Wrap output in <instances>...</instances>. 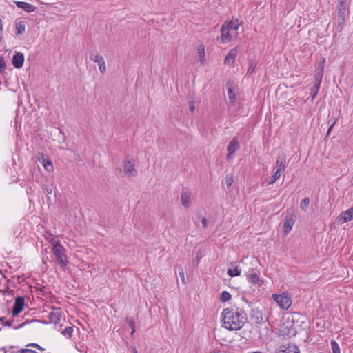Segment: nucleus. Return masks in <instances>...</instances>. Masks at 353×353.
Masks as SVG:
<instances>
[{"label":"nucleus","mask_w":353,"mask_h":353,"mask_svg":"<svg viewBox=\"0 0 353 353\" xmlns=\"http://www.w3.org/2000/svg\"><path fill=\"white\" fill-rule=\"evenodd\" d=\"M245 319L243 311L225 308L221 314L222 326L230 331L239 330L243 327Z\"/></svg>","instance_id":"nucleus-1"},{"label":"nucleus","mask_w":353,"mask_h":353,"mask_svg":"<svg viewBox=\"0 0 353 353\" xmlns=\"http://www.w3.org/2000/svg\"><path fill=\"white\" fill-rule=\"evenodd\" d=\"M53 253L54 254L57 261L62 268H65L68 264L67 256L65 254V249L61 245L59 241H56L53 243Z\"/></svg>","instance_id":"nucleus-2"},{"label":"nucleus","mask_w":353,"mask_h":353,"mask_svg":"<svg viewBox=\"0 0 353 353\" xmlns=\"http://www.w3.org/2000/svg\"><path fill=\"white\" fill-rule=\"evenodd\" d=\"M272 296L279 307L283 310H288L292 304V300L287 293L274 294Z\"/></svg>","instance_id":"nucleus-3"},{"label":"nucleus","mask_w":353,"mask_h":353,"mask_svg":"<svg viewBox=\"0 0 353 353\" xmlns=\"http://www.w3.org/2000/svg\"><path fill=\"white\" fill-rule=\"evenodd\" d=\"M123 170L128 176H134L137 175V171L134 168L133 158L127 157L125 159H123Z\"/></svg>","instance_id":"nucleus-4"},{"label":"nucleus","mask_w":353,"mask_h":353,"mask_svg":"<svg viewBox=\"0 0 353 353\" xmlns=\"http://www.w3.org/2000/svg\"><path fill=\"white\" fill-rule=\"evenodd\" d=\"M324 64L325 59L323 58L322 61H320L316 66L314 72V80L315 83L321 84L322 79L324 74Z\"/></svg>","instance_id":"nucleus-5"},{"label":"nucleus","mask_w":353,"mask_h":353,"mask_svg":"<svg viewBox=\"0 0 353 353\" xmlns=\"http://www.w3.org/2000/svg\"><path fill=\"white\" fill-rule=\"evenodd\" d=\"M239 143L236 137L233 138L232 140L230 141L227 147V150L228 152L227 154V159L228 161L232 158L234 154L239 150Z\"/></svg>","instance_id":"nucleus-6"},{"label":"nucleus","mask_w":353,"mask_h":353,"mask_svg":"<svg viewBox=\"0 0 353 353\" xmlns=\"http://www.w3.org/2000/svg\"><path fill=\"white\" fill-rule=\"evenodd\" d=\"M276 353H300V350L295 344L288 343L281 345Z\"/></svg>","instance_id":"nucleus-7"},{"label":"nucleus","mask_w":353,"mask_h":353,"mask_svg":"<svg viewBox=\"0 0 353 353\" xmlns=\"http://www.w3.org/2000/svg\"><path fill=\"white\" fill-rule=\"evenodd\" d=\"M25 305V301L23 297L19 296L15 299L12 314L13 316H17L23 310Z\"/></svg>","instance_id":"nucleus-8"},{"label":"nucleus","mask_w":353,"mask_h":353,"mask_svg":"<svg viewBox=\"0 0 353 353\" xmlns=\"http://www.w3.org/2000/svg\"><path fill=\"white\" fill-rule=\"evenodd\" d=\"M250 316L251 321L256 324H261L265 322L262 311L258 309H252Z\"/></svg>","instance_id":"nucleus-9"},{"label":"nucleus","mask_w":353,"mask_h":353,"mask_svg":"<svg viewBox=\"0 0 353 353\" xmlns=\"http://www.w3.org/2000/svg\"><path fill=\"white\" fill-rule=\"evenodd\" d=\"M353 219V207L341 212L338 216V221L341 223H345Z\"/></svg>","instance_id":"nucleus-10"},{"label":"nucleus","mask_w":353,"mask_h":353,"mask_svg":"<svg viewBox=\"0 0 353 353\" xmlns=\"http://www.w3.org/2000/svg\"><path fill=\"white\" fill-rule=\"evenodd\" d=\"M90 59L95 63H97L99 69L102 74L106 71L105 63L103 57L98 54H91Z\"/></svg>","instance_id":"nucleus-11"},{"label":"nucleus","mask_w":353,"mask_h":353,"mask_svg":"<svg viewBox=\"0 0 353 353\" xmlns=\"http://www.w3.org/2000/svg\"><path fill=\"white\" fill-rule=\"evenodd\" d=\"M230 30L225 26V23H223L221 27V42L222 43H226L231 41L232 37L230 34Z\"/></svg>","instance_id":"nucleus-12"},{"label":"nucleus","mask_w":353,"mask_h":353,"mask_svg":"<svg viewBox=\"0 0 353 353\" xmlns=\"http://www.w3.org/2000/svg\"><path fill=\"white\" fill-rule=\"evenodd\" d=\"M238 53L237 47L231 49L224 59V63L226 65H233L235 61V58Z\"/></svg>","instance_id":"nucleus-13"},{"label":"nucleus","mask_w":353,"mask_h":353,"mask_svg":"<svg viewBox=\"0 0 353 353\" xmlns=\"http://www.w3.org/2000/svg\"><path fill=\"white\" fill-rule=\"evenodd\" d=\"M24 62V56L21 52H17L12 57V64L15 68H22Z\"/></svg>","instance_id":"nucleus-14"},{"label":"nucleus","mask_w":353,"mask_h":353,"mask_svg":"<svg viewBox=\"0 0 353 353\" xmlns=\"http://www.w3.org/2000/svg\"><path fill=\"white\" fill-rule=\"evenodd\" d=\"M15 4L18 8L23 9L28 13L33 12L37 9L34 6L24 1H15Z\"/></svg>","instance_id":"nucleus-15"},{"label":"nucleus","mask_w":353,"mask_h":353,"mask_svg":"<svg viewBox=\"0 0 353 353\" xmlns=\"http://www.w3.org/2000/svg\"><path fill=\"white\" fill-rule=\"evenodd\" d=\"M286 166V157L285 155L282 153L276 157V170L282 172L285 170Z\"/></svg>","instance_id":"nucleus-16"},{"label":"nucleus","mask_w":353,"mask_h":353,"mask_svg":"<svg viewBox=\"0 0 353 353\" xmlns=\"http://www.w3.org/2000/svg\"><path fill=\"white\" fill-rule=\"evenodd\" d=\"M295 223V221L293 219L291 216H285L284 223H283V232L285 234H288L292 228V226L294 225Z\"/></svg>","instance_id":"nucleus-17"},{"label":"nucleus","mask_w":353,"mask_h":353,"mask_svg":"<svg viewBox=\"0 0 353 353\" xmlns=\"http://www.w3.org/2000/svg\"><path fill=\"white\" fill-rule=\"evenodd\" d=\"M13 348V346L4 347L2 350L4 353H37L35 350L29 348H22L16 351H10V349Z\"/></svg>","instance_id":"nucleus-18"},{"label":"nucleus","mask_w":353,"mask_h":353,"mask_svg":"<svg viewBox=\"0 0 353 353\" xmlns=\"http://www.w3.org/2000/svg\"><path fill=\"white\" fill-rule=\"evenodd\" d=\"M226 87L228 88V95L229 100L231 103H234L236 101V94L233 90L232 83L230 81H228L226 83Z\"/></svg>","instance_id":"nucleus-19"},{"label":"nucleus","mask_w":353,"mask_h":353,"mask_svg":"<svg viewBox=\"0 0 353 353\" xmlns=\"http://www.w3.org/2000/svg\"><path fill=\"white\" fill-rule=\"evenodd\" d=\"M39 160V161L42 162L43 167L48 172H51L53 170V165L52 161L48 158H46L43 154L41 155V157Z\"/></svg>","instance_id":"nucleus-20"},{"label":"nucleus","mask_w":353,"mask_h":353,"mask_svg":"<svg viewBox=\"0 0 353 353\" xmlns=\"http://www.w3.org/2000/svg\"><path fill=\"white\" fill-rule=\"evenodd\" d=\"M190 195L191 193L188 191H183L181 194V203L185 208H188L190 206Z\"/></svg>","instance_id":"nucleus-21"},{"label":"nucleus","mask_w":353,"mask_h":353,"mask_svg":"<svg viewBox=\"0 0 353 353\" xmlns=\"http://www.w3.org/2000/svg\"><path fill=\"white\" fill-rule=\"evenodd\" d=\"M15 26H16V30H17V32H16L17 34L21 35L25 32V31H26V22L25 21H21L16 22Z\"/></svg>","instance_id":"nucleus-22"},{"label":"nucleus","mask_w":353,"mask_h":353,"mask_svg":"<svg viewBox=\"0 0 353 353\" xmlns=\"http://www.w3.org/2000/svg\"><path fill=\"white\" fill-rule=\"evenodd\" d=\"M225 23V26L230 30L233 29L234 30H237L240 26V23L237 19H232L228 23Z\"/></svg>","instance_id":"nucleus-23"},{"label":"nucleus","mask_w":353,"mask_h":353,"mask_svg":"<svg viewBox=\"0 0 353 353\" xmlns=\"http://www.w3.org/2000/svg\"><path fill=\"white\" fill-rule=\"evenodd\" d=\"M49 318L51 323H57L61 318V314L59 311L50 312Z\"/></svg>","instance_id":"nucleus-24"},{"label":"nucleus","mask_w":353,"mask_h":353,"mask_svg":"<svg viewBox=\"0 0 353 353\" xmlns=\"http://www.w3.org/2000/svg\"><path fill=\"white\" fill-rule=\"evenodd\" d=\"M310 203V199L309 197L304 198L300 203V208L301 209L304 211L307 212L308 210L309 205Z\"/></svg>","instance_id":"nucleus-25"},{"label":"nucleus","mask_w":353,"mask_h":353,"mask_svg":"<svg viewBox=\"0 0 353 353\" xmlns=\"http://www.w3.org/2000/svg\"><path fill=\"white\" fill-rule=\"evenodd\" d=\"M227 274L231 276H239L241 274V269L238 267H235L234 269H228Z\"/></svg>","instance_id":"nucleus-26"},{"label":"nucleus","mask_w":353,"mask_h":353,"mask_svg":"<svg viewBox=\"0 0 353 353\" xmlns=\"http://www.w3.org/2000/svg\"><path fill=\"white\" fill-rule=\"evenodd\" d=\"M198 54L201 64H203L205 60V48L203 45H200L198 48Z\"/></svg>","instance_id":"nucleus-27"},{"label":"nucleus","mask_w":353,"mask_h":353,"mask_svg":"<svg viewBox=\"0 0 353 353\" xmlns=\"http://www.w3.org/2000/svg\"><path fill=\"white\" fill-rule=\"evenodd\" d=\"M281 172L279 170H276V172L272 176L270 181L268 182L269 185L274 183L281 176Z\"/></svg>","instance_id":"nucleus-28"},{"label":"nucleus","mask_w":353,"mask_h":353,"mask_svg":"<svg viewBox=\"0 0 353 353\" xmlns=\"http://www.w3.org/2000/svg\"><path fill=\"white\" fill-rule=\"evenodd\" d=\"M330 345L332 353H341L339 345L335 340H332Z\"/></svg>","instance_id":"nucleus-29"},{"label":"nucleus","mask_w":353,"mask_h":353,"mask_svg":"<svg viewBox=\"0 0 353 353\" xmlns=\"http://www.w3.org/2000/svg\"><path fill=\"white\" fill-rule=\"evenodd\" d=\"M320 86H321V84L315 83L314 85L313 86V88H312L311 97H312V99H314L318 94L319 89H320Z\"/></svg>","instance_id":"nucleus-30"},{"label":"nucleus","mask_w":353,"mask_h":353,"mask_svg":"<svg viewBox=\"0 0 353 353\" xmlns=\"http://www.w3.org/2000/svg\"><path fill=\"white\" fill-rule=\"evenodd\" d=\"M126 322L128 323L129 327L131 328L130 335L132 336L134 333L135 332V323L134 321L131 318H126Z\"/></svg>","instance_id":"nucleus-31"},{"label":"nucleus","mask_w":353,"mask_h":353,"mask_svg":"<svg viewBox=\"0 0 353 353\" xmlns=\"http://www.w3.org/2000/svg\"><path fill=\"white\" fill-rule=\"evenodd\" d=\"M231 299V294L227 291H223L221 294L220 300L222 302H226Z\"/></svg>","instance_id":"nucleus-32"},{"label":"nucleus","mask_w":353,"mask_h":353,"mask_svg":"<svg viewBox=\"0 0 353 353\" xmlns=\"http://www.w3.org/2000/svg\"><path fill=\"white\" fill-rule=\"evenodd\" d=\"M74 329L72 327H67L62 332V334L68 338H70L72 336Z\"/></svg>","instance_id":"nucleus-33"},{"label":"nucleus","mask_w":353,"mask_h":353,"mask_svg":"<svg viewBox=\"0 0 353 353\" xmlns=\"http://www.w3.org/2000/svg\"><path fill=\"white\" fill-rule=\"evenodd\" d=\"M250 281L254 283V284H256V283H259V281H260V279H259V276H258L257 274L256 273H253L250 275Z\"/></svg>","instance_id":"nucleus-34"},{"label":"nucleus","mask_w":353,"mask_h":353,"mask_svg":"<svg viewBox=\"0 0 353 353\" xmlns=\"http://www.w3.org/2000/svg\"><path fill=\"white\" fill-rule=\"evenodd\" d=\"M233 181H234V180H233L232 176H229V175H227L225 176V184L227 185L228 189H229L231 187Z\"/></svg>","instance_id":"nucleus-35"},{"label":"nucleus","mask_w":353,"mask_h":353,"mask_svg":"<svg viewBox=\"0 0 353 353\" xmlns=\"http://www.w3.org/2000/svg\"><path fill=\"white\" fill-rule=\"evenodd\" d=\"M345 11V6H341V3L339 5V14L343 19Z\"/></svg>","instance_id":"nucleus-36"},{"label":"nucleus","mask_w":353,"mask_h":353,"mask_svg":"<svg viewBox=\"0 0 353 353\" xmlns=\"http://www.w3.org/2000/svg\"><path fill=\"white\" fill-rule=\"evenodd\" d=\"M27 347H36L40 350H43L44 349H43L39 345L37 344V343H29L26 345Z\"/></svg>","instance_id":"nucleus-37"},{"label":"nucleus","mask_w":353,"mask_h":353,"mask_svg":"<svg viewBox=\"0 0 353 353\" xmlns=\"http://www.w3.org/2000/svg\"><path fill=\"white\" fill-rule=\"evenodd\" d=\"M43 190L45 191V193L48 195L52 194V188H49L48 186L43 187Z\"/></svg>","instance_id":"nucleus-38"},{"label":"nucleus","mask_w":353,"mask_h":353,"mask_svg":"<svg viewBox=\"0 0 353 353\" xmlns=\"http://www.w3.org/2000/svg\"><path fill=\"white\" fill-rule=\"evenodd\" d=\"M201 223H202V225H203V228H207L209 221H208V220L206 218L203 217L201 219Z\"/></svg>","instance_id":"nucleus-39"},{"label":"nucleus","mask_w":353,"mask_h":353,"mask_svg":"<svg viewBox=\"0 0 353 353\" xmlns=\"http://www.w3.org/2000/svg\"><path fill=\"white\" fill-rule=\"evenodd\" d=\"M179 276H180V278L181 279V281L183 282V283L185 284V274L183 270L179 272Z\"/></svg>","instance_id":"nucleus-40"},{"label":"nucleus","mask_w":353,"mask_h":353,"mask_svg":"<svg viewBox=\"0 0 353 353\" xmlns=\"http://www.w3.org/2000/svg\"><path fill=\"white\" fill-rule=\"evenodd\" d=\"M189 109L191 112H194L195 110V105L193 101H191L189 103Z\"/></svg>","instance_id":"nucleus-41"},{"label":"nucleus","mask_w":353,"mask_h":353,"mask_svg":"<svg viewBox=\"0 0 353 353\" xmlns=\"http://www.w3.org/2000/svg\"><path fill=\"white\" fill-rule=\"evenodd\" d=\"M13 321H7L5 322L4 323V326H8V327H12V323Z\"/></svg>","instance_id":"nucleus-42"},{"label":"nucleus","mask_w":353,"mask_h":353,"mask_svg":"<svg viewBox=\"0 0 353 353\" xmlns=\"http://www.w3.org/2000/svg\"><path fill=\"white\" fill-rule=\"evenodd\" d=\"M334 123H332V124L329 127L328 130H327V136H328V135H329V134H330V131H331V130H332V127L334 126Z\"/></svg>","instance_id":"nucleus-43"},{"label":"nucleus","mask_w":353,"mask_h":353,"mask_svg":"<svg viewBox=\"0 0 353 353\" xmlns=\"http://www.w3.org/2000/svg\"><path fill=\"white\" fill-rule=\"evenodd\" d=\"M346 1L347 0H339V3H341V6H346Z\"/></svg>","instance_id":"nucleus-44"},{"label":"nucleus","mask_w":353,"mask_h":353,"mask_svg":"<svg viewBox=\"0 0 353 353\" xmlns=\"http://www.w3.org/2000/svg\"><path fill=\"white\" fill-rule=\"evenodd\" d=\"M0 322L4 325V323L6 322V317H4V316L0 317Z\"/></svg>","instance_id":"nucleus-45"},{"label":"nucleus","mask_w":353,"mask_h":353,"mask_svg":"<svg viewBox=\"0 0 353 353\" xmlns=\"http://www.w3.org/2000/svg\"><path fill=\"white\" fill-rule=\"evenodd\" d=\"M254 68L252 65H251V66L250 67V68L248 69V72H252L254 70Z\"/></svg>","instance_id":"nucleus-46"},{"label":"nucleus","mask_w":353,"mask_h":353,"mask_svg":"<svg viewBox=\"0 0 353 353\" xmlns=\"http://www.w3.org/2000/svg\"><path fill=\"white\" fill-rule=\"evenodd\" d=\"M132 352H133V353H138V351L137 350V349H136V348H133V349H132Z\"/></svg>","instance_id":"nucleus-47"},{"label":"nucleus","mask_w":353,"mask_h":353,"mask_svg":"<svg viewBox=\"0 0 353 353\" xmlns=\"http://www.w3.org/2000/svg\"><path fill=\"white\" fill-rule=\"evenodd\" d=\"M2 65H3V63L1 61V63H0V67L1 68V67H2Z\"/></svg>","instance_id":"nucleus-48"}]
</instances>
